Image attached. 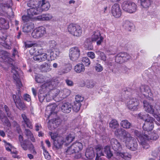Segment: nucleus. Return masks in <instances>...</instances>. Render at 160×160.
I'll return each mask as SVG.
<instances>
[{"label":"nucleus","instance_id":"obj_14","mask_svg":"<svg viewBox=\"0 0 160 160\" xmlns=\"http://www.w3.org/2000/svg\"><path fill=\"white\" fill-rule=\"evenodd\" d=\"M147 132H142L141 133L140 132L137 130L134 131V134L140 140V143L142 145H145L146 143V141L149 138V137L147 134Z\"/></svg>","mask_w":160,"mask_h":160},{"label":"nucleus","instance_id":"obj_47","mask_svg":"<svg viewBox=\"0 0 160 160\" xmlns=\"http://www.w3.org/2000/svg\"><path fill=\"white\" fill-rule=\"evenodd\" d=\"M0 58H1L4 61L6 62L7 59H8V53L6 52L3 50H0Z\"/></svg>","mask_w":160,"mask_h":160},{"label":"nucleus","instance_id":"obj_2","mask_svg":"<svg viewBox=\"0 0 160 160\" xmlns=\"http://www.w3.org/2000/svg\"><path fill=\"white\" fill-rule=\"evenodd\" d=\"M51 138L53 140L54 146L57 149L60 148L64 143L66 145L71 143L75 138L73 133L68 134L64 140L62 137L58 136L57 133L51 132L50 134Z\"/></svg>","mask_w":160,"mask_h":160},{"label":"nucleus","instance_id":"obj_51","mask_svg":"<svg viewBox=\"0 0 160 160\" xmlns=\"http://www.w3.org/2000/svg\"><path fill=\"white\" fill-rule=\"evenodd\" d=\"M95 52L98 55H99L102 60L104 61H106L107 57L106 55L103 52L99 50Z\"/></svg>","mask_w":160,"mask_h":160},{"label":"nucleus","instance_id":"obj_27","mask_svg":"<svg viewBox=\"0 0 160 160\" xmlns=\"http://www.w3.org/2000/svg\"><path fill=\"white\" fill-rule=\"evenodd\" d=\"M22 117L23 119L22 121V125L25 128V125H26L27 127L32 129L33 126L32 124V122L28 118H27L26 115L24 114H22Z\"/></svg>","mask_w":160,"mask_h":160},{"label":"nucleus","instance_id":"obj_57","mask_svg":"<svg viewBox=\"0 0 160 160\" xmlns=\"http://www.w3.org/2000/svg\"><path fill=\"white\" fill-rule=\"evenodd\" d=\"M148 136L149 137V138L148 139V140L150 138L151 140H156L159 137L158 135L157 134L155 133H152L150 136L148 135Z\"/></svg>","mask_w":160,"mask_h":160},{"label":"nucleus","instance_id":"obj_10","mask_svg":"<svg viewBox=\"0 0 160 160\" xmlns=\"http://www.w3.org/2000/svg\"><path fill=\"white\" fill-rule=\"evenodd\" d=\"M80 54V48L77 47L71 48L69 50V56L72 61H76L79 58Z\"/></svg>","mask_w":160,"mask_h":160},{"label":"nucleus","instance_id":"obj_54","mask_svg":"<svg viewBox=\"0 0 160 160\" xmlns=\"http://www.w3.org/2000/svg\"><path fill=\"white\" fill-rule=\"evenodd\" d=\"M95 71L98 72H100L103 71V68L100 64L97 63L94 66Z\"/></svg>","mask_w":160,"mask_h":160},{"label":"nucleus","instance_id":"obj_61","mask_svg":"<svg viewBox=\"0 0 160 160\" xmlns=\"http://www.w3.org/2000/svg\"><path fill=\"white\" fill-rule=\"evenodd\" d=\"M26 140H24V141L20 143L22 147L24 150H27L28 148V146L26 144Z\"/></svg>","mask_w":160,"mask_h":160},{"label":"nucleus","instance_id":"obj_56","mask_svg":"<svg viewBox=\"0 0 160 160\" xmlns=\"http://www.w3.org/2000/svg\"><path fill=\"white\" fill-rule=\"evenodd\" d=\"M75 101L74 102L81 103V102L83 101V98L80 95H77L75 97Z\"/></svg>","mask_w":160,"mask_h":160},{"label":"nucleus","instance_id":"obj_15","mask_svg":"<svg viewBox=\"0 0 160 160\" xmlns=\"http://www.w3.org/2000/svg\"><path fill=\"white\" fill-rule=\"evenodd\" d=\"M90 38L92 42L97 41L98 45H101L103 39V37L101 35L100 31L98 30L94 31Z\"/></svg>","mask_w":160,"mask_h":160},{"label":"nucleus","instance_id":"obj_41","mask_svg":"<svg viewBox=\"0 0 160 160\" xmlns=\"http://www.w3.org/2000/svg\"><path fill=\"white\" fill-rule=\"evenodd\" d=\"M34 27L33 23L31 22L25 25L23 28V31L24 32H28L34 28Z\"/></svg>","mask_w":160,"mask_h":160},{"label":"nucleus","instance_id":"obj_25","mask_svg":"<svg viewBox=\"0 0 160 160\" xmlns=\"http://www.w3.org/2000/svg\"><path fill=\"white\" fill-rule=\"evenodd\" d=\"M140 92L144 96L151 97V90L149 87L147 85H142L139 88Z\"/></svg>","mask_w":160,"mask_h":160},{"label":"nucleus","instance_id":"obj_16","mask_svg":"<svg viewBox=\"0 0 160 160\" xmlns=\"http://www.w3.org/2000/svg\"><path fill=\"white\" fill-rule=\"evenodd\" d=\"M153 118L150 117L146 118L145 120V123L143 126V128L147 132L151 131L153 128Z\"/></svg>","mask_w":160,"mask_h":160},{"label":"nucleus","instance_id":"obj_62","mask_svg":"<svg viewBox=\"0 0 160 160\" xmlns=\"http://www.w3.org/2000/svg\"><path fill=\"white\" fill-rule=\"evenodd\" d=\"M40 56L41 61H45L46 60L47 58V55L46 53H43L39 55Z\"/></svg>","mask_w":160,"mask_h":160},{"label":"nucleus","instance_id":"obj_21","mask_svg":"<svg viewBox=\"0 0 160 160\" xmlns=\"http://www.w3.org/2000/svg\"><path fill=\"white\" fill-rule=\"evenodd\" d=\"M111 11L112 15L115 18H119L121 15V10L118 4L116 3L113 5Z\"/></svg>","mask_w":160,"mask_h":160},{"label":"nucleus","instance_id":"obj_1","mask_svg":"<svg viewBox=\"0 0 160 160\" xmlns=\"http://www.w3.org/2000/svg\"><path fill=\"white\" fill-rule=\"evenodd\" d=\"M110 144L112 149L115 151V158L117 160L124 159L125 160H130L132 156L127 152H122L121 151L122 147L120 143L116 139L112 138L110 141Z\"/></svg>","mask_w":160,"mask_h":160},{"label":"nucleus","instance_id":"obj_19","mask_svg":"<svg viewBox=\"0 0 160 160\" xmlns=\"http://www.w3.org/2000/svg\"><path fill=\"white\" fill-rule=\"evenodd\" d=\"M18 68L17 67L15 66H12L11 72L12 73L13 78L16 81L17 86L19 87H21L22 86V84L19 78V75L18 73Z\"/></svg>","mask_w":160,"mask_h":160},{"label":"nucleus","instance_id":"obj_50","mask_svg":"<svg viewBox=\"0 0 160 160\" xmlns=\"http://www.w3.org/2000/svg\"><path fill=\"white\" fill-rule=\"evenodd\" d=\"M40 68L42 71L46 72H49L51 69L50 65L47 63H44L42 65Z\"/></svg>","mask_w":160,"mask_h":160},{"label":"nucleus","instance_id":"obj_36","mask_svg":"<svg viewBox=\"0 0 160 160\" xmlns=\"http://www.w3.org/2000/svg\"><path fill=\"white\" fill-rule=\"evenodd\" d=\"M104 154H105L106 156L108 158H111L113 156V154L111 151L109 146H106L103 148Z\"/></svg>","mask_w":160,"mask_h":160},{"label":"nucleus","instance_id":"obj_46","mask_svg":"<svg viewBox=\"0 0 160 160\" xmlns=\"http://www.w3.org/2000/svg\"><path fill=\"white\" fill-rule=\"evenodd\" d=\"M119 124L115 119H113L109 123V127L112 129H114L118 128Z\"/></svg>","mask_w":160,"mask_h":160},{"label":"nucleus","instance_id":"obj_53","mask_svg":"<svg viewBox=\"0 0 160 160\" xmlns=\"http://www.w3.org/2000/svg\"><path fill=\"white\" fill-rule=\"evenodd\" d=\"M81 105L80 103L74 102L72 109L75 112H77L80 110Z\"/></svg>","mask_w":160,"mask_h":160},{"label":"nucleus","instance_id":"obj_49","mask_svg":"<svg viewBox=\"0 0 160 160\" xmlns=\"http://www.w3.org/2000/svg\"><path fill=\"white\" fill-rule=\"evenodd\" d=\"M123 26L126 29L130 31L133 26V24L129 21H126L124 23Z\"/></svg>","mask_w":160,"mask_h":160},{"label":"nucleus","instance_id":"obj_18","mask_svg":"<svg viewBox=\"0 0 160 160\" xmlns=\"http://www.w3.org/2000/svg\"><path fill=\"white\" fill-rule=\"evenodd\" d=\"M52 91L53 92H55L54 95L55 97L59 95V97H61L62 99L69 95L71 92L70 90L66 88L60 91L58 89H54Z\"/></svg>","mask_w":160,"mask_h":160},{"label":"nucleus","instance_id":"obj_42","mask_svg":"<svg viewBox=\"0 0 160 160\" xmlns=\"http://www.w3.org/2000/svg\"><path fill=\"white\" fill-rule=\"evenodd\" d=\"M57 43L53 40L49 41L48 43V50L56 49Z\"/></svg>","mask_w":160,"mask_h":160},{"label":"nucleus","instance_id":"obj_34","mask_svg":"<svg viewBox=\"0 0 160 160\" xmlns=\"http://www.w3.org/2000/svg\"><path fill=\"white\" fill-rule=\"evenodd\" d=\"M48 52L50 53V56L51 60H54L58 56L59 52L57 49L48 50Z\"/></svg>","mask_w":160,"mask_h":160},{"label":"nucleus","instance_id":"obj_60","mask_svg":"<svg viewBox=\"0 0 160 160\" xmlns=\"http://www.w3.org/2000/svg\"><path fill=\"white\" fill-rule=\"evenodd\" d=\"M24 45L26 48H30L33 46L35 47L36 45L35 44L32 43L30 42H24Z\"/></svg>","mask_w":160,"mask_h":160},{"label":"nucleus","instance_id":"obj_59","mask_svg":"<svg viewBox=\"0 0 160 160\" xmlns=\"http://www.w3.org/2000/svg\"><path fill=\"white\" fill-rule=\"evenodd\" d=\"M149 115L148 114H146V115H143V113H140L138 114V118L141 119L145 120L146 118H148L149 117Z\"/></svg>","mask_w":160,"mask_h":160},{"label":"nucleus","instance_id":"obj_30","mask_svg":"<svg viewBox=\"0 0 160 160\" xmlns=\"http://www.w3.org/2000/svg\"><path fill=\"white\" fill-rule=\"evenodd\" d=\"M143 103L145 110L146 112L154 114L155 109L153 108L152 106L146 101H144Z\"/></svg>","mask_w":160,"mask_h":160},{"label":"nucleus","instance_id":"obj_35","mask_svg":"<svg viewBox=\"0 0 160 160\" xmlns=\"http://www.w3.org/2000/svg\"><path fill=\"white\" fill-rule=\"evenodd\" d=\"M0 27L3 29H7L9 28V22L3 18H0Z\"/></svg>","mask_w":160,"mask_h":160},{"label":"nucleus","instance_id":"obj_40","mask_svg":"<svg viewBox=\"0 0 160 160\" xmlns=\"http://www.w3.org/2000/svg\"><path fill=\"white\" fill-rule=\"evenodd\" d=\"M25 134L28 138H30L31 141L33 142L35 141V139L34 138L33 134L28 129H25Z\"/></svg>","mask_w":160,"mask_h":160},{"label":"nucleus","instance_id":"obj_31","mask_svg":"<svg viewBox=\"0 0 160 160\" xmlns=\"http://www.w3.org/2000/svg\"><path fill=\"white\" fill-rule=\"evenodd\" d=\"M0 118L8 127H10L11 126L10 123L7 118L6 114L3 113L1 110H0Z\"/></svg>","mask_w":160,"mask_h":160},{"label":"nucleus","instance_id":"obj_26","mask_svg":"<svg viewBox=\"0 0 160 160\" xmlns=\"http://www.w3.org/2000/svg\"><path fill=\"white\" fill-rule=\"evenodd\" d=\"M62 112L65 113H69L72 109V105L69 102H64L61 106Z\"/></svg>","mask_w":160,"mask_h":160},{"label":"nucleus","instance_id":"obj_58","mask_svg":"<svg viewBox=\"0 0 160 160\" xmlns=\"http://www.w3.org/2000/svg\"><path fill=\"white\" fill-rule=\"evenodd\" d=\"M32 18L30 15L27 14V15H23L22 17V20L24 22L29 21Z\"/></svg>","mask_w":160,"mask_h":160},{"label":"nucleus","instance_id":"obj_9","mask_svg":"<svg viewBox=\"0 0 160 160\" xmlns=\"http://www.w3.org/2000/svg\"><path fill=\"white\" fill-rule=\"evenodd\" d=\"M47 34L46 28L43 26H40L35 28L32 33L33 38L38 39L43 37Z\"/></svg>","mask_w":160,"mask_h":160},{"label":"nucleus","instance_id":"obj_5","mask_svg":"<svg viewBox=\"0 0 160 160\" xmlns=\"http://www.w3.org/2000/svg\"><path fill=\"white\" fill-rule=\"evenodd\" d=\"M123 142L127 148L130 150L135 151L137 150L138 144L136 140L132 137L130 134Z\"/></svg>","mask_w":160,"mask_h":160},{"label":"nucleus","instance_id":"obj_33","mask_svg":"<svg viewBox=\"0 0 160 160\" xmlns=\"http://www.w3.org/2000/svg\"><path fill=\"white\" fill-rule=\"evenodd\" d=\"M85 155L88 159H92L95 156L93 148L90 147L87 148L86 151Z\"/></svg>","mask_w":160,"mask_h":160},{"label":"nucleus","instance_id":"obj_13","mask_svg":"<svg viewBox=\"0 0 160 160\" xmlns=\"http://www.w3.org/2000/svg\"><path fill=\"white\" fill-rule=\"evenodd\" d=\"M130 58V56L127 53L122 52L117 54L115 57V62L119 64H122L127 61Z\"/></svg>","mask_w":160,"mask_h":160},{"label":"nucleus","instance_id":"obj_29","mask_svg":"<svg viewBox=\"0 0 160 160\" xmlns=\"http://www.w3.org/2000/svg\"><path fill=\"white\" fill-rule=\"evenodd\" d=\"M30 52L33 54L38 55L45 53H43V49L41 47L37 45L32 48Z\"/></svg>","mask_w":160,"mask_h":160},{"label":"nucleus","instance_id":"obj_7","mask_svg":"<svg viewBox=\"0 0 160 160\" xmlns=\"http://www.w3.org/2000/svg\"><path fill=\"white\" fill-rule=\"evenodd\" d=\"M82 148V143L76 142L73 143L70 146L65 149V153L66 154H71L79 152Z\"/></svg>","mask_w":160,"mask_h":160},{"label":"nucleus","instance_id":"obj_11","mask_svg":"<svg viewBox=\"0 0 160 160\" xmlns=\"http://www.w3.org/2000/svg\"><path fill=\"white\" fill-rule=\"evenodd\" d=\"M0 43L3 44V46L8 49L11 48V43L7 38L5 31L4 30H0Z\"/></svg>","mask_w":160,"mask_h":160},{"label":"nucleus","instance_id":"obj_32","mask_svg":"<svg viewBox=\"0 0 160 160\" xmlns=\"http://www.w3.org/2000/svg\"><path fill=\"white\" fill-rule=\"evenodd\" d=\"M52 18L53 16L51 14L48 13L39 16L37 17V18L40 21H49Z\"/></svg>","mask_w":160,"mask_h":160},{"label":"nucleus","instance_id":"obj_48","mask_svg":"<svg viewBox=\"0 0 160 160\" xmlns=\"http://www.w3.org/2000/svg\"><path fill=\"white\" fill-rule=\"evenodd\" d=\"M71 66L69 64H67L66 67L62 68L59 72L61 74L67 73L71 70Z\"/></svg>","mask_w":160,"mask_h":160},{"label":"nucleus","instance_id":"obj_63","mask_svg":"<svg viewBox=\"0 0 160 160\" xmlns=\"http://www.w3.org/2000/svg\"><path fill=\"white\" fill-rule=\"evenodd\" d=\"M87 55L92 59H93L95 58V53L92 52H88L87 53Z\"/></svg>","mask_w":160,"mask_h":160},{"label":"nucleus","instance_id":"obj_17","mask_svg":"<svg viewBox=\"0 0 160 160\" xmlns=\"http://www.w3.org/2000/svg\"><path fill=\"white\" fill-rule=\"evenodd\" d=\"M139 101L136 98H130L127 103L128 108L132 111L137 110L139 108Z\"/></svg>","mask_w":160,"mask_h":160},{"label":"nucleus","instance_id":"obj_44","mask_svg":"<svg viewBox=\"0 0 160 160\" xmlns=\"http://www.w3.org/2000/svg\"><path fill=\"white\" fill-rule=\"evenodd\" d=\"M41 4L42 9L44 10H48L50 7L49 3L46 0H42Z\"/></svg>","mask_w":160,"mask_h":160},{"label":"nucleus","instance_id":"obj_12","mask_svg":"<svg viewBox=\"0 0 160 160\" xmlns=\"http://www.w3.org/2000/svg\"><path fill=\"white\" fill-rule=\"evenodd\" d=\"M18 93L17 95H13L12 97L17 107L20 110H23L25 109L26 106L20 99V91L18 90Z\"/></svg>","mask_w":160,"mask_h":160},{"label":"nucleus","instance_id":"obj_4","mask_svg":"<svg viewBox=\"0 0 160 160\" xmlns=\"http://www.w3.org/2000/svg\"><path fill=\"white\" fill-rule=\"evenodd\" d=\"M11 0H0V12L4 15L6 13L10 17L13 16V14L11 8Z\"/></svg>","mask_w":160,"mask_h":160},{"label":"nucleus","instance_id":"obj_37","mask_svg":"<svg viewBox=\"0 0 160 160\" xmlns=\"http://www.w3.org/2000/svg\"><path fill=\"white\" fill-rule=\"evenodd\" d=\"M121 126L126 129L130 128L132 126V124L128 120H122L120 123Z\"/></svg>","mask_w":160,"mask_h":160},{"label":"nucleus","instance_id":"obj_23","mask_svg":"<svg viewBox=\"0 0 160 160\" xmlns=\"http://www.w3.org/2000/svg\"><path fill=\"white\" fill-rule=\"evenodd\" d=\"M48 78L49 80L47 82V84H46V86H47L46 90H48V89H52L55 88L60 82V80L58 78H53L52 80H51L50 78Z\"/></svg>","mask_w":160,"mask_h":160},{"label":"nucleus","instance_id":"obj_24","mask_svg":"<svg viewBox=\"0 0 160 160\" xmlns=\"http://www.w3.org/2000/svg\"><path fill=\"white\" fill-rule=\"evenodd\" d=\"M57 107V106L55 103L48 105L46 107L45 114L47 115L48 117H50L52 115L56 116V114L55 110Z\"/></svg>","mask_w":160,"mask_h":160},{"label":"nucleus","instance_id":"obj_3","mask_svg":"<svg viewBox=\"0 0 160 160\" xmlns=\"http://www.w3.org/2000/svg\"><path fill=\"white\" fill-rule=\"evenodd\" d=\"M35 80L38 83H44L39 89V92L40 93L38 95L39 101L41 102H42L44 100L46 99L47 102H49L52 99H53L54 98L52 97H50V99H48V97H49V96H51V94H47L45 97L44 95H42V93L46 92L47 87L46 84H47V82L49 80L48 78H45L42 75H37L35 77Z\"/></svg>","mask_w":160,"mask_h":160},{"label":"nucleus","instance_id":"obj_22","mask_svg":"<svg viewBox=\"0 0 160 160\" xmlns=\"http://www.w3.org/2000/svg\"><path fill=\"white\" fill-rule=\"evenodd\" d=\"M61 122V119L58 117L53 118L49 121L48 127L50 130L56 128Z\"/></svg>","mask_w":160,"mask_h":160},{"label":"nucleus","instance_id":"obj_20","mask_svg":"<svg viewBox=\"0 0 160 160\" xmlns=\"http://www.w3.org/2000/svg\"><path fill=\"white\" fill-rule=\"evenodd\" d=\"M114 134L117 137L121 136L123 141L129 135L130 133L128 131L123 129L118 128L115 131Z\"/></svg>","mask_w":160,"mask_h":160},{"label":"nucleus","instance_id":"obj_39","mask_svg":"<svg viewBox=\"0 0 160 160\" xmlns=\"http://www.w3.org/2000/svg\"><path fill=\"white\" fill-rule=\"evenodd\" d=\"M141 6L144 8H148L152 3L151 0H140Z\"/></svg>","mask_w":160,"mask_h":160},{"label":"nucleus","instance_id":"obj_38","mask_svg":"<svg viewBox=\"0 0 160 160\" xmlns=\"http://www.w3.org/2000/svg\"><path fill=\"white\" fill-rule=\"evenodd\" d=\"M96 154L97 156L101 157L102 156H105L103 152V148L102 146L98 145L95 147Z\"/></svg>","mask_w":160,"mask_h":160},{"label":"nucleus","instance_id":"obj_45","mask_svg":"<svg viewBox=\"0 0 160 160\" xmlns=\"http://www.w3.org/2000/svg\"><path fill=\"white\" fill-rule=\"evenodd\" d=\"M3 141L4 143V145L7 151L11 152L16 149L10 143L7 142L5 140H4Z\"/></svg>","mask_w":160,"mask_h":160},{"label":"nucleus","instance_id":"obj_52","mask_svg":"<svg viewBox=\"0 0 160 160\" xmlns=\"http://www.w3.org/2000/svg\"><path fill=\"white\" fill-rule=\"evenodd\" d=\"M4 108L7 116L10 119H12L13 118V116L11 114L8 108L5 105L4 106Z\"/></svg>","mask_w":160,"mask_h":160},{"label":"nucleus","instance_id":"obj_28","mask_svg":"<svg viewBox=\"0 0 160 160\" xmlns=\"http://www.w3.org/2000/svg\"><path fill=\"white\" fill-rule=\"evenodd\" d=\"M41 11L40 7L33 8L27 10V14L30 15L32 18L33 16L39 14Z\"/></svg>","mask_w":160,"mask_h":160},{"label":"nucleus","instance_id":"obj_8","mask_svg":"<svg viewBox=\"0 0 160 160\" xmlns=\"http://www.w3.org/2000/svg\"><path fill=\"white\" fill-rule=\"evenodd\" d=\"M122 8L125 11L132 13L135 12L137 9L136 4L131 1H124L122 4Z\"/></svg>","mask_w":160,"mask_h":160},{"label":"nucleus","instance_id":"obj_55","mask_svg":"<svg viewBox=\"0 0 160 160\" xmlns=\"http://www.w3.org/2000/svg\"><path fill=\"white\" fill-rule=\"evenodd\" d=\"M82 61L83 63L87 67L89 66L91 63L89 59L87 57H83Z\"/></svg>","mask_w":160,"mask_h":160},{"label":"nucleus","instance_id":"obj_43","mask_svg":"<svg viewBox=\"0 0 160 160\" xmlns=\"http://www.w3.org/2000/svg\"><path fill=\"white\" fill-rule=\"evenodd\" d=\"M74 70L77 73L83 72L85 70L84 65L81 63L77 64L75 66Z\"/></svg>","mask_w":160,"mask_h":160},{"label":"nucleus","instance_id":"obj_64","mask_svg":"<svg viewBox=\"0 0 160 160\" xmlns=\"http://www.w3.org/2000/svg\"><path fill=\"white\" fill-rule=\"evenodd\" d=\"M12 155V157L14 158H18L19 156L17 155L18 152L16 150V149L11 152Z\"/></svg>","mask_w":160,"mask_h":160},{"label":"nucleus","instance_id":"obj_6","mask_svg":"<svg viewBox=\"0 0 160 160\" xmlns=\"http://www.w3.org/2000/svg\"><path fill=\"white\" fill-rule=\"evenodd\" d=\"M67 29L69 33L73 36L79 37L82 33L81 27L76 24H70L68 27Z\"/></svg>","mask_w":160,"mask_h":160}]
</instances>
